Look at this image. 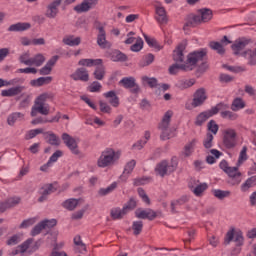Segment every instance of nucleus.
<instances>
[{
	"mask_svg": "<svg viewBox=\"0 0 256 256\" xmlns=\"http://www.w3.org/2000/svg\"><path fill=\"white\" fill-rule=\"evenodd\" d=\"M221 118L222 119H228L229 121H237V118L239 117V115H237V113L235 112H231L229 110H221Z\"/></svg>",
	"mask_w": 256,
	"mask_h": 256,
	"instance_id": "obj_40",
	"label": "nucleus"
},
{
	"mask_svg": "<svg viewBox=\"0 0 256 256\" xmlns=\"http://www.w3.org/2000/svg\"><path fill=\"white\" fill-rule=\"evenodd\" d=\"M153 61H155V55L149 53L142 57V59L139 62V67H149V65H151Z\"/></svg>",
	"mask_w": 256,
	"mask_h": 256,
	"instance_id": "obj_36",
	"label": "nucleus"
},
{
	"mask_svg": "<svg viewBox=\"0 0 256 256\" xmlns=\"http://www.w3.org/2000/svg\"><path fill=\"white\" fill-rule=\"evenodd\" d=\"M213 134L211 133H207L206 134V138L203 141V145L205 147V149H211V147H213Z\"/></svg>",
	"mask_w": 256,
	"mask_h": 256,
	"instance_id": "obj_55",
	"label": "nucleus"
},
{
	"mask_svg": "<svg viewBox=\"0 0 256 256\" xmlns=\"http://www.w3.org/2000/svg\"><path fill=\"white\" fill-rule=\"evenodd\" d=\"M21 97H24V98L20 102V107H27V105H29V103H31V95L25 94V93H21L20 97H18L16 99V101H19V99H21Z\"/></svg>",
	"mask_w": 256,
	"mask_h": 256,
	"instance_id": "obj_53",
	"label": "nucleus"
},
{
	"mask_svg": "<svg viewBox=\"0 0 256 256\" xmlns=\"http://www.w3.org/2000/svg\"><path fill=\"white\" fill-rule=\"evenodd\" d=\"M81 199L71 198L63 202V208L68 209V211H74L79 205Z\"/></svg>",
	"mask_w": 256,
	"mask_h": 256,
	"instance_id": "obj_33",
	"label": "nucleus"
},
{
	"mask_svg": "<svg viewBox=\"0 0 256 256\" xmlns=\"http://www.w3.org/2000/svg\"><path fill=\"white\" fill-rule=\"evenodd\" d=\"M33 241H34L33 238H29L26 241H24L22 244L18 245L17 248L19 249L20 253H25L27 249H29Z\"/></svg>",
	"mask_w": 256,
	"mask_h": 256,
	"instance_id": "obj_52",
	"label": "nucleus"
},
{
	"mask_svg": "<svg viewBox=\"0 0 256 256\" xmlns=\"http://www.w3.org/2000/svg\"><path fill=\"white\" fill-rule=\"evenodd\" d=\"M231 241L236 243V247H242L243 243L245 242V238H243V232L241 230L235 231V229L228 231L226 233L224 243L225 245H229Z\"/></svg>",
	"mask_w": 256,
	"mask_h": 256,
	"instance_id": "obj_11",
	"label": "nucleus"
},
{
	"mask_svg": "<svg viewBox=\"0 0 256 256\" xmlns=\"http://www.w3.org/2000/svg\"><path fill=\"white\" fill-rule=\"evenodd\" d=\"M135 165H137V162L135 160H131L125 165L123 174L120 176L121 181H127L129 175L133 173Z\"/></svg>",
	"mask_w": 256,
	"mask_h": 256,
	"instance_id": "obj_25",
	"label": "nucleus"
},
{
	"mask_svg": "<svg viewBox=\"0 0 256 256\" xmlns=\"http://www.w3.org/2000/svg\"><path fill=\"white\" fill-rule=\"evenodd\" d=\"M207 101V90L205 88L197 89L193 94L192 107H201Z\"/></svg>",
	"mask_w": 256,
	"mask_h": 256,
	"instance_id": "obj_13",
	"label": "nucleus"
},
{
	"mask_svg": "<svg viewBox=\"0 0 256 256\" xmlns=\"http://www.w3.org/2000/svg\"><path fill=\"white\" fill-rule=\"evenodd\" d=\"M62 141L68 147V149L73 153V155H81V151H79V146L77 145V141L75 138L71 137L68 133L62 134Z\"/></svg>",
	"mask_w": 256,
	"mask_h": 256,
	"instance_id": "obj_14",
	"label": "nucleus"
},
{
	"mask_svg": "<svg viewBox=\"0 0 256 256\" xmlns=\"http://www.w3.org/2000/svg\"><path fill=\"white\" fill-rule=\"evenodd\" d=\"M213 19V10L210 8H201L197 10V14H189L184 27H195L201 23H209Z\"/></svg>",
	"mask_w": 256,
	"mask_h": 256,
	"instance_id": "obj_2",
	"label": "nucleus"
},
{
	"mask_svg": "<svg viewBox=\"0 0 256 256\" xmlns=\"http://www.w3.org/2000/svg\"><path fill=\"white\" fill-rule=\"evenodd\" d=\"M176 169L177 160H175V158H172L170 162L167 160H163L160 163H158L155 167V173L160 177H165L167 175H171V173H174Z\"/></svg>",
	"mask_w": 256,
	"mask_h": 256,
	"instance_id": "obj_9",
	"label": "nucleus"
},
{
	"mask_svg": "<svg viewBox=\"0 0 256 256\" xmlns=\"http://www.w3.org/2000/svg\"><path fill=\"white\" fill-rule=\"evenodd\" d=\"M185 49H187V41L180 43L173 51V61H175V63L179 64L185 62V55L183 54Z\"/></svg>",
	"mask_w": 256,
	"mask_h": 256,
	"instance_id": "obj_18",
	"label": "nucleus"
},
{
	"mask_svg": "<svg viewBox=\"0 0 256 256\" xmlns=\"http://www.w3.org/2000/svg\"><path fill=\"white\" fill-rule=\"evenodd\" d=\"M196 81L195 79H185L181 78L176 81L175 87L179 89L180 91H185V89H190V87H193L195 85Z\"/></svg>",
	"mask_w": 256,
	"mask_h": 256,
	"instance_id": "obj_23",
	"label": "nucleus"
},
{
	"mask_svg": "<svg viewBox=\"0 0 256 256\" xmlns=\"http://www.w3.org/2000/svg\"><path fill=\"white\" fill-rule=\"evenodd\" d=\"M99 107H100L101 113H108V114L111 113V106H109V104H107L103 100L99 101Z\"/></svg>",
	"mask_w": 256,
	"mask_h": 256,
	"instance_id": "obj_61",
	"label": "nucleus"
},
{
	"mask_svg": "<svg viewBox=\"0 0 256 256\" xmlns=\"http://www.w3.org/2000/svg\"><path fill=\"white\" fill-rule=\"evenodd\" d=\"M53 97H55V95L51 92L39 95L32 107L31 117H37V113H40V115H49V105L45 103L46 101H49V99H53Z\"/></svg>",
	"mask_w": 256,
	"mask_h": 256,
	"instance_id": "obj_3",
	"label": "nucleus"
},
{
	"mask_svg": "<svg viewBox=\"0 0 256 256\" xmlns=\"http://www.w3.org/2000/svg\"><path fill=\"white\" fill-rule=\"evenodd\" d=\"M99 4V0H83L81 4H78L74 7L76 13H87L91 9H95Z\"/></svg>",
	"mask_w": 256,
	"mask_h": 256,
	"instance_id": "obj_16",
	"label": "nucleus"
},
{
	"mask_svg": "<svg viewBox=\"0 0 256 256\" xmlns=\"http://www.w3.org/2000/svg\"><path fill=\"white\" fill-rule=\"evenodd\" d=\"M35 223H37V218H29L24 220L19 227L20 229H27V227H31L32 225H35Z\"/></svg>",
	"mask_w": 256,
	"mask_h": 256,
	"instance_id": "obj_56",
	"label": "nucleus"
},
{
	"mask_svg": "<svg viewBox=\"0 0 256 256\" xmlns=\"http://www.w3.org/2000/svg\"><path fill=\"white\" fill-rule=\"evenodd\" d=\"M138 195L141 197L142 201L146 203V205H151V199H149V196L147 193H145V190L143 188H138Z\"/></svg>",
	"mask_w": 256,
	"mask_h": 256,
	"instance_id": "obj_57",
	"label": "nucleus"
},
{
	"mask_svg": "<svg viewBox=\"0 0 256 256\" xmlns=\"http://www.w3.org/2000/svg\"><path fill=\"white\" fill-rule=\"evenodd\" d=\"M45 229V225L43 222L38 223L36 226H34L30 232V235L32 237H37V235H40L41 231Z\"/></svg>",
	"mask_w": 256,
	"mask_h": 256,
	"instance_id": "obj_51",
	"label": "nucleus"
},
{
	"mask_svg": "<svg viewBox=\"0 0 256 256\" xmlns=\"http://www.w3.org/2000/svg\"><path fill=\"white\" fill-rule=\"evenodd\" d=\"M119 85L124 87V89H133L135 87V78L124 77L119 81Z\"/></svg>",
	"mask_w": 256,
	"mask_h": 256,
	"instance_id": "obj_34",
	"label": "nucleus"
},
{
	"mask_svg": "<svg viewBox=\"0 0 256 256\" xmlns=\"http://www.w3.org/2000/svg\"><path fill=\"white\" fill-rule=\"evenodd\" d=\"M245 102L241 98H235L232 102L231 109L232 111H239V109H244Z\"/></svg>",
	"mask_w": 256,
	"mask_h": 256,
	"instance_id": "obj_47",
	"label": "nucleus"
},
{
	"mask_svg": "<svg viewBox=\"0 0 256 256\" xmlns=\"http://www.w3.org/2000/svg\"><path fill=\"white\" fill-rule=\"evenodd\" d=\"M44 139L47 140V143L49 145H52L54 147H59L61 145V139L57 134L53 133L52 131L44 132Z\"/></svg>",
	"mask_w": 256,
	"mask_h": 256,
	"instance_id": "obj_24",
	"label": "nucleus"
},
{
	"mask_svg": "<svg viewBox=\"0 0 256 256\" xmlns=\"http://www.w3.org/2000/svg\"><path fill=\"white\" fill-rule=\"evenodd\" d=\"M197 143L196 139H193L190 143H188L184 148V155L185 157H189L191 153H193V149H195V145Z\"/></svg>",
	"mask_w": 256,
	"mask_h": 256,
	"instance_id": "obj_50",
	"label": "nucleus"
},
{
	"mask_svg": "<svg viewBox=\"0 0 256 256\" xmlns=\"http://www.w3.org/2000/svg\"><path fill=\"white\" fill-rule=\"evenodd\" d=\"M95 71L93 73L94 78L97 79V81H103L105 79V66L103 63L101 64H96L95 65Z\"/></svg>",
	"mask_w": 256,
	"mask_h": 256,
	"instance_id": "obj_31",
	"label": "nucleus"
},
{
	"mask_svg": "<svg viewBox=\"0 0 256 256\" xmlns=\"http://www.w3.org/2000/svg\"><path fill=\"white\" fill-rule=\"evenodd\" d=\"M132 231H133V235H141V232L143 231V221L138 220V221H134L132 223Z\"/></svg>",
	"mask_w": 256,
	"mask_h": 256,
	"instance_id": "obj_44",
	"label": "nucleus"
},
{
	"mask_svg": "<svg viewBox=\"0 0 256 256\" xmlns=\"http://www.w3.org/2000/svg\"><path fill=\"white\" fill-rule=\"evenodd\" d=\"M101 83L94 81L89 86V92L90 93H99L101 91Z\"/></svg>",
	"mask_w": 256,
	"mask_h": 256,
	"instance_id": "obj_60",
	"label": "nucleus"
},
{
	"mask_svg": "<svg viewBox=\"0 0 256 256\" xmlns=\"http://www.w3.org/2000/svg\"><path fill=\"white\" fill-rule=\"evenodd\" d=\"M249 43H251V40L247 39V38H239L237 39L234 44H232V51L234 53V55H239L241 57V54L243 53V49H245V47H247V45H249Z\"/></svg>",
	"mask_w": 256,
	"mask_h": 256,
	"instance_id": "obj_19",
	"label": "nucleus"
},
{
	"mask_svg": "<svg viewBox=\"0 0 256 256\" xmlns=\"http://www.w3.org/2000/svg\"><path fill=\"white\" fill-rule=\"evenodd\" d=\"M27 29H31V24L30 23H23V22H18L16 24H12L8 27V31L12 33H17L21 31H27Z\"/></svg>",
	"mask_w": 256,
	"mask_h": 256,
	"instance_id": "obj_26",
	"label": "nucleus"
},
{
	"mask_svg": "<svg viewBox=\"0 0 256 256\" xmlns=\"http://www.w3.org/2000/svg\"><path fill=\"white\" fill-rule=\"evenodd\" d=\"M62 42L64 45H68L69 47H77V45H81V37L69 35L64 37Z\"/></svg>",
	"mask_w": 256,
	"mask_h": 256,
	"instance_id": "obj_29",
	"label": "nucleus"
},
{
	"mask_svg": "<svg viewBox=\"0 0 256 256\" xmlns=\"http://www.w3.org/2000/svg\"><path fill=\"white\" fill-rule=\"evenodd\" d=\"M189 187L196 197H201L207 189V183L199 184V180H191Z\"/></svg>",
	"mask_w": 256,
	"mask_h": 256,
	"instance_id": "obj_20",
	"label": "nucleus"
},
{
	"mask_svg": "<svg viewBox=\"0 0 256 256\" xmlns=\"http://www.w3.org/2000/svg\"><path fill=\"white\" fill-rule=\"evenodd\" d=\"M23 83H25V78H13L7 80V85L11 88L2 90L1 97H17L18 95H21L26 89V87L23 86Z\"/></svg>",
	"mask_w": 256,
	"mask_h": 256,
	"instance_id": "obj_5",
	"label": "nucleus"
},
{
	"mask_svg": "<svg viewBox=\"0 0 256 256\" xmlns=\"http://www.w3.org/2000/svg\"><path fill=\"white\" fill-rule=\"evenodd\" d=\"M96 29L98 30L97 45L100 49H111L112 44L107 41V32L105 31V27L99 24Z\"/></svg>",
	"mask_w": 256,
	"mask_h": 256,
	"instance_id": "obj_12",
	"label": "nucleus"
},
{
	"mask_svg": "<svg viewBox=\"0 0 256 256\" xmlns=\"http://www.w3.org/2000/svg\"><path fill=\"white\" fill-rule=\"evenodd\" d=\"M105 99H110L109 103L112 105V107H119V96H117V93L115 91L111 90L109 92L104 93Z\"/></svg>",
	"mask_w": 256,
	"mask_h": 256,
	"instance_id": "obj_30",
	"label": "nucleus"
},
{
	"mask_svg": "<svg viewBox=\"0 0 256 256\" xmlns=\"http://www.w3.org/2000/svg\"><path fill=\"white\" fill-rule=\"evenodd\" d=\"M18 243H21V237L17 234L13 235L6 241V245L9 246L18 245Z\"/></svg>",
	"mask_w": 256,
	"mask_h": 256,
	"instance_id": "obj_59",
	"label": "nucleus"
},
{
	"mask_svg": "<svg viewBox=\"0 0 256 256\" xmlns=\"http://www.w3.org/2000/svg\"><path fill=\"white\" fill-rule=\"evenodd\" d=\"M141 49H143V39L137 38L135 44H133L130 47V50L133 51L134 53H139V51H141Z\"/></svg>",
	"mask_w": 256,
	"mask_h": 256,
	"instance_id": "obj_54",
	"label": "nucleus"
},
{
	"mask_svg": "<svg viewBox=\"0 0 256 256\" xmlns=\"http://www.w3.org/2000/svg\"><path fill=\"white\" fill-rule=\"evenodd\" d=\"M223 145L226 149H235L237 147V132L235 129L224 130Z\"/></svg>",
	"mask_w": 256,
	"mask_h": 256,
	"instance_id": "obj_10",
	"label": "nucleus"
},
{
	"mask_svg": "<svg viewBox=\"0 0 256 256\" xmlns=\"http://www.w3.org/2000/svg\"><path fill=\"white\" fill-rule=\"evenodd\" d=\"M219 81L220 83H231V81H233V76L229 75V74H220L219 76Z\"/></svg>",
	"mask_w": 256,
	"mask_h": 256,
	"instance_id": "obj_64",
	"label": "nucleus"
},
{
	"mask_svg": "<svg viewBox=\"0 0 256 256\" xmlns=\"http://www.w3.org/2000/svg\"><path fill=\"white\" fill-rule=\"evenodd\" d=\"M135 217L137 219H148V221H154V219H157V212L150 208L145 210L138 208L135 211Z\"/></svg>",
	"mask_w": 256,
	"mask_h": 256,
	"instance_id": "obj_17",
	"label": "nucleus"
},
{
	"mask_svg": "<svg viewBox=\"0 0 256 256\" xmlns=\"http://www.w3.org/2000/svg\"><path fill=\"white\" fill-rule=\"evenodd\" d=\"M41 222L44 225V229H53V227H55V225H57L56 219H51V220L46 219Z\"/></svg>",
	"mask_w": 256,
	"mask_h": 256,
	"instance_id": "obj_63",
	"label": "nucleus"
},
{
	"mask_svg": "<svg viewBox=\"0 0 256 256\" xmlns=\"http://www.w3.org/2000/svg\"><path fill=\"white\" fill-rule=\"evenodd\" d=\"M213 195L214 197H216V199L223 201V199H226V197H231V191L216 189V190H213Z\"/></svg>",
	"mask_w": 256,
	"mask_h": 256,
	"instance_id": "obj_39",
	"label": "nucleus"
},
{
	"mask_svg": "<svg viewBox=\"0 0 256 256\" xmlns=\"http://www.w3.org/2000/svg\"><path fill=\"white\" fill-rule=\"evenodd\" d=\"M179 70L187 71L185 63L184 64L175 63V64H173L172 66L169 67L170 75H177V73H179Z\"/></svg>",
	"mask_w": 256,
	"mask_h": 256,
	"instance_id": "obj_43",
	"label": "nucleus"
},
{
	"mask_svg": "<svg viewBox=\"0 0 256 256\" xmlns=\"http://www.w3.org/2000/svg\"><path fill=\"white\" fill-rule=\"evenodd\" d=\"M101 63H103L102 59H81L78 65L82 67H93L95 65H101Z\"/></svg>",
	"mask_w": 256,
	"mask_h": 256,
	"instance_id": "obj_32",
	"label": "nucleus"
},
{
	"mask_svg": "<svg viewBox=\"0 0 256 256\" xmlns=\"http://www.w3.org/2000/svg\"><path fill=\"white\" fill-rule=\"evenodd\" d=\"M171 117H173V112L172 111H167L163 118L162 121L158 125L159 131H161L160 134V139L161 141H168L172 136L173 131L169 127L171 125Z\"/></svg>",
	"mask_w": 256,
	"mask_h": 256,
	"instance_id": "obj_7",
	"label": "nucleus"
},
{
	"mask_svg": "<svg viewBox=\"0 0 256 256\" xmlns=\"http://www.w3.org/2000/svg\"><path fill=\"white\" fill-rule=\"evenodd\" d=\"M73 81H89V71L87 68H78L73 74L70 75Z\"/></svg>",
	"mask_w": 256,
	"mask_h": 256,
	"instance_id": "obj_21",
	"label": "nucleus"
},
{
	"mask_svg": "<svg viewBox=\"0 0 256 256\" xmlns=\"http://www.w3.org/2000/svg\"><path fill=\"white\" fill-rule=\"evenodd\" d=\"M125 215H127V212L124 210V208H113L110 211V217H112L114 220L123 219Z\"/></svg>",
	"mask_w": 256,
	"mask_h": 256,
	"instance_id": "obj_35",
	"label": "nucleus"
},
{
	"mask_svg": "<svg viewBox=\"0 0 256 256\" xmlns=\"http://www.w3.org/2000/svg\"><path fill=\"white\" fill-rule=\"evenodd\" d=\"M254 185H256V176H252L250 178H248L245 183H243L241 185V191L245 192V191H249V189H251V187H254Z\"/></svg>",
	"mask_w": 256,
	"mask_h": 256,
	"instance_id": "obj_41",
	"label": "nucleus"
},
{
	"mask_svg": "<svg viewBox=\"0 0 256 256\" xmlns=\"http://www.w3.org/2000/svg\"><path fill=\"white\" fill-rule=\"evenodd\" d=\"M111 59L114 62H117V61H127V55H125L123 52H121L119 50H115L112 53Z\"/></svg>",
	"mask_w": 256,
	"mask_h": 256,
	"instance_id": "obj_46",
	"label": "nucleus"
},
{
	"mask_svg": "<svg viewBox=\"0 0 256 256\" xmlns=\"http://www.w3.org/2000/svg\"><path fill=\"white\" fill-rule=\"evenodd\" d=\"M121 157V152L114 151L113 148H107L104 150L100 157L97 160V166L101 169H105V167H112V165H115L117 161H119V158Z\"/></svg>",
	"mask_w": 256,
	"mask_h": 256,
	"instance_id": "obj_4",
	"label": "nucleus"
},
{
	"mask_svg": "<svg viewBox=\"0 0 256 256\" xmlns=\"http://www.w3.org/2000/svg\"><path fill=\"white\" fill-rule=\"evenodd\" d=\"M57 189H55V186L53 184H46L42 186L41 188V196L38 198L39 203H43V201H47V197L51 195V193H55Z\"/></svg>",
	"mask_w": 256,
	"mask_h": 256,
	"instance_id": "obj_22",
	"label": "nucleus"
},
{
	"mask_svg": "<svg viewBox=\"0 0 256 256\" xmlns=\"http://www.w3.org/2000/svg\"><path fill=\"white\" fill-rule=\"evenodd\" d=\"M45 63V56L43 54H37L34 57L30 58V67L35 66V67H41Z\"/></svg>",
	"mask_w": 256,
	"mask_h": 256,
	"instance_id": "obj_38",
	"label": "nucleus"
},
{
	"mask_svg": "<svg viewBox=\"0 0 256 256\" xmlns=\"http://www.w3.org/2000/svg\"><path fill=\"white\" fill-rule=\"evenodd\" d=\"M209 47L213 49V51H217L218 55H225V48L221 42L212 41L209 43Z\"/></svg>",
	"mask_w": 256,
	"mask_h": 256,
	"instance_id": "obj_42",
	"label": "nucleus"
},
{
	"mask_svg": "<svg viewBox=\"0 0 256 256\" xmlns=\"http://www.w3.org/2000/svg\"><path fill=\"white\" fill-rule=\"evenodd\" d=\"M224 109H229V105L224 103H219L216 106L212 107L210 110L204 111L200 113L196 117L195 125L198 127H201L207 121V119H210V117H213V115H217L219 111H223Z\"/></svg>",
	"mask_w": 256,
	"mask_h": 256,
	"instance_id": "obj_8",
	"label": "nucleus"
},
{
	"mask_svg": "<svg viewBox=\"0 0 256 256\" xmlns=\"http://www.w3.org/2000/svg\"><path fill=\"white\" fill-rule=\"evenodd\" d=\"M156 15L158 16L156 17V21H158V23H160L161 25L167 23L168 19H167V11L165 10V7L157 6Z\"/></svg>",
	"mask_w": 256,
	"mask_h": 256,
	"instance_id": "obj_27",
	"label": "nucleus"
},
{
	"mask_svg": "<svg viewBox=\"0 0 256 256\" xmlns=\"http://www.w3.org/2000/svg\"><path fill=\"white\" fill-rule=\"evenodd\" d=\"M142 81L143 83H146L147 85H149V87H151L152 89L157 87V78H150L147 76L142 77Z\"/></svg>",
	"mask_w": 256,
	"mask_h": 256,
	"instance_id": "obj_58",
	"label": "nucleus"
},
{
	"mask_svg": "<svg viewBox=\"0 0 256 256\" xmlns=\"http://www.w3.org/2000/svg\"><path fill=\"white\" fill-rule=\"evenodd\" d=\"M247 159V146H243L242 150L240 151L236 167H230L227 160H222L220 162L219 167L230 178V185H239V183H241V172H239V167H241V165H243Z\"/></svg>",
	"mask_w": 256,
	"mask_h": 256,
	"instance_id": "obj_1",
	"label": "nucleus"
},
{
	"mask_svg": "<svg viewBox=\"0 0 256 256\" xmlns=\"http://www.w3.org/2000/svg\"><path fill=\"white\" fill-rule=\"evenodd\" d=\"M115 189H117V183L113 182L107 188H101L98 193H99V195H101V197H105V195H109V193H113V191H115Z\"/></svg>",
	"mask_w": 256,
	"mask_h": 256,
	"instance_id": "obj_45",
	"label": "nucleus"
},
{
	"mask_svg": "<svg viewBox=\"0 0 256 256\" xmlns=\"http://www.w3.org/2000/svg\"><path fill=\"white\" fill-rule=\"evenodd\" d=\"M23 117H24L23 113L14 112L8 116L7 123L8 125H10V127H13V125H15V123H17L19 119H23Z\"/></svg>",
	"mask_w": 256,
	"mask_h": 256,
	"instance_id": "obj_37",
	"label": "nucleus"
},
{
	"mask_svg": "<svg viewBox=\"0 0 256 256\" xmlns=\"http://www.w3.org/2000/svg\"><path fill=\"white\" fill-rule=\"evenodd\" d=\"M63 0H54L46 6L45 17L48 19H55L59 15V7H61Z\"/></svg>",
	"mask_w": 256,
	"mask_h": 256,
	"instance_id": "obj_15",
	"label": "nucleus"
},
{
	"mask_svg": "<svg viewBox=\"0 0 256 256\" xmlns=\"http://www.w3.org/2000/svg\"><path fill=\"white\" fill-rule=\"evenodd\" d=\"M41 133L44 134V131L42 128L30 130L26 134L25 139L26 141H29V139H35V137H37V135H41Z\"/></svg>",
	"mask_w": 256,
	"mask_h": 256,
	"instance_id": "obj_48",
	"label": "nucleus"
},
{
	"mask_svg": "<svg viewBox=\"0 0 256 256\" xmlns=\"http://www.w3.org/2000/svg\"><path fill=\"white\" fill-rule=\"evenodd\" d=\"M208 129L213 133L214 135H217L219 131V125L215 122V120H210L208 123Z\"/></svg>",
	"mask_w": 256,
	"mask_h": 256,
	"instance_id": "obj_62",
	"label": "nucleus"
},
{
	"mask_svg": "<svg viewBox=\"0 0 256 256\" xmlns=\"http://www.w3.org/2000/svg\"><path fill=\"white\" fill-rule=\"evenodd\" d=\"M137 207V201L135 198H130L129 201L123 206V209L125 210L126 214L129 213V211H133Z\"/></svg>",
	"mask_w": 256,
	"mask_h": 256,
	"instance_id": "obj_49",
	"label": "nucleus"
},
{
	"mask_svg": "<svg viewBox=\"0 0 256 256\" xmlns=\"http://www.w3.org/2000/svg\"><path fill=\"white\" fill-rule=\"evenodd\" d=\"M53 81V77L47 76V77H40L35 80L30 81V85L32 87H43V85H49Z\"/></svg>",
	"mask_w": 256,
	"mask_h": 256,
	"instance_id": "obj_28",
	"label": "nucleus"
},
{
	"mask_svg": "<svg viewBox=\"0 0 256 256\" xmlns=\"http://www.w3.org/2000/svg\"><path fill=\"white\" fill-rule=\"evenodd\" d=\"M207 59V50L201 49L198 51L190 52L187 55V59L184 62L186 71H193L197 67V63L205 61Z\"/></svg>",
	"mask_w": 256,
	"mask_h": 256,
	"instance_id": "obj_6",
	"label": "nucleus"
}]
</instances>
